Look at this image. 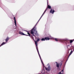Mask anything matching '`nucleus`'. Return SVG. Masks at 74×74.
I'll list each match as a JSON object with an SVG mask.
<instances>
[{"instance_id":"nucleus-13","label":"nucleus","mask_w":74,"mask_h":74,"mask_svg":"<svg viewBox=\"0 0 74 74\" xmlns=\"http://www.w3.org/2000/svg\"><path fill=\"white\" fill-rule=\"evenodd\" d=\"M5 44H7L6 42H3L1 44L3 46L4 45H5Z\"/></svg>"},{"instance_id":"nucleus-23","label":"nucleus","mask_w":74,"mask_h":74,"mask_svg":"<svg viewBox=\"0 0 74 74\" xmlns=\"http://www.w3.org/2000/svg\"><path fill=\"white\" fill-rule=\"evenodd\" d=\"M46 12L45 11L43 13H44V14H45V13Z\"/></svg>"},{"instance_id":"nucleus-16","label":"nucleus","mask_w":74,"mask_h":74,"mask_svg":"<svg viewBox=\"0 0 74 74\" xmlns=\"http://www.w3.org/2000/svg\"><path fill=\"white\" fill-rule=\"evenodd\" d=\"M27 34H28L29 35L28 36H29V37H30V33H29V32H27Z\"/></svg>"},{"instance_id":"nucleus-17","label":"nucleus","mask_w":74,"mask_h":74,"mask_svg":"<svg viewBox=\"0 0 74 74\" xmlns=\"http://www.w3.org/2000/svg\"><path fill=\"white\" fill-rule=\"evenodd\" d=\"M40 41V39H37V41Z\"/></svg>"},{"instance_id":"nucleus-9","label":"nucleus","mask_w":74,"mask_h":74,"mask_svg":"<svg viewBox=\"0 0 74 74\" xmlns=\"http://www.w3.org/2000/svg\"><path fill=\"white\" fill-rule=\"evenodd\" d=\"M14 23L15 24V26L16 27V19H15V17H14Z\"/></svg>"},{"instance_id":"nucleus-31","label":"nucleus","mask_w":74,"mask_h":74,"mask_svg":"<svg viewBox=\"0 0 74 74\" xmlns=\"http://www.w3.org/2000/svg\"><path fill=\"white\" fill-rule=\"evenodd\" d=\"M41 73H42V72Z\"/></svg>"},{"instance_id":"nucleus-18","label":"nucleus","mask_w":74,"mask_h":74,"mask_svg":"<svg viewBox=\"0 0 74 74\" xmlns=\"http://www.w3.org/2000/svg\"><path fill=\"white\" fill-rule=\"evenodd\" d=\"M44 13H43V14H42V15L41 16V18L42 17V16H43V15H44Z\"/></svg>"},{"instance_id":"nucleus-28","label":"nucleus","mask_w":74,"mask_h":74,"mask_svg":"<svg viewBox=\"0 0 74 74\" xmlns=\"http://www.w3.org/2000/svg\"><path fill=\"white\" fill-rule=\"evenodd\" d=\"M45 11H46V12L47 11L46 9V10Z\"/></svg>"},{"instance_id":"nucleus-20","label":"nucleus","mask_w":74,"mask_h":74,"mask_svg":"<svg viewBox=\"0 0 74 74\" xmlns=\"http://www.w3.org/2000/svg\"><path fill=\"white\" fill-rule=\"evenodd\" d=\"M41 18H40L39 19V20L38 21H40V19H41Z\"/></svg>"},{"instance_id":"nucleus-19","label":"nucleus","mask_w":74,"mask_h":74,"mask_svg":"<svg viewBox=\"0 0 74 74\" xmlns=\"http://www.w3.org/2000/svg\"><path fill=\"white\" fill-rule=\"evenodd\" d=\"M1 46H3L2 45H1V44L0 45V47H1Z\"/></svg>"},{"instance_id":"nucleus-25","label":"nucleus","mask_w":74,"mask_h":74,"mask_svg":"<svg viewBox=\"0 0 74 74\" xmlns=\"http://www.w3.org/2000/svg\"><path fill=\"white\" fill-rule=\"evenodd\" d=\"M24 30V31H25V32H27V31H26V30Z\"/></svg>"},{"instance_id":"nucleus-8","label":"nucleus","mask_w":74,"mask_h":74,"mask_svg":"<svg viewBox=\"0 0 74 74\" xmlns=\"http://www.w3.org/2000/svg\"><path fill=\"white\" fill-rule=\"evenodd\" d=\"M9 39H10V37L8 36L5 40V41H6L5 42H6V43H7Z\"/></svg>"},{"instance_id":"nucleus-11","label":"nucleus","mask_w":74,"mask_h":74,"mask_svg":"<svg viewBox=\"0 0 74 74\" xmlns=\"http://www.w3.org/2000/svg\"><path fill=\"white\" fill-rule=\"evenodd\" d=\"M45 40H47V38H42L41 40V41H45Z\"/></svg>"},{"instance_id":"nucleus-24","label":"nucleus","mask_w":74,"mask_h":74,"mask_svg":"<svg viewBox=\"0 0 74 74\" xmlns=\"http://www.w3.org/2000/svg\"><path fill=\"white\" fill-rule=\"evenodd\" d=\"M39 22V21H38V22L36 24H37V23H38V22Z\"/></svg>"},{"instance_id":"nucleus-15","label":"nucleus","mask_w":74,"mask_h":74,"mask_svg":"<svg viewBox=\"0 0 74 74\" xmlns=\"http://www.w3.org/2000/svg\"><path fill=\"white\" fill-rule=\"evenodd\" d=\"M73 42V40H70V43H72Z\"/></svg>"},{"instance_id":"nucleus-27","label":"nucleus","mask_w":74,"mask_h":74,"mask_svg":"<svg viewBox=\"0 0 74 74\" xmlns=\"http://www.w3.org/2000/svg\"><path fill=\"white\" fill-rule=\"evenodd\" d=\"M62 72H63V70H62Z\"/></svg>"},{"instance_id":"nucleus-1","label":"nucleus","mask_w":74,"mask_h":74,"mask_svg":"<svg viewBox=\"0 0 74 74\" xmlns=\"http://www.w3.org/2000/svg\"><path fill=\"white\" fill-rule=\"evenodd\" d=\"M33 30V29H32L31 31V34L32 35V36H34L35 38H36V37L34 34L36 36H39V34L37 33V31L36 30H35V29L34 30Z\"/></svg>"},{"instance_id":"nucleus-3","label":"nucleus","mask_w":74,"mask_h":74,"mask_svg":"<svg viewBox=\"0 0 74 74\" xmlns=\"http://www.w3.org/2000/svg\"><path fill=\"white\" fill-rule=\"evenodd\" d=\"M47 66H48V68L45 67V69L47 71H50L51 70V66H50V65H49V64H47Z\"/></svg>"},{"instance_id":"nucleus-7","label":"nucleus","mask_w":74,"mask_h":74,"mask_svg":"<svg viewBox=\"0 0 74 74\" xmlns=\"http://www.w3.org/2000/svg\"><path fill=\"white\" fill-rule=\"evenodd\" d=\"M19 34H20L21 35H24L25 36H29L28 35H26V34H25L24 33L21 32H19Z\"/></svg>"},{"instance_id":"nucleus-14","label":"nucleus","mask_w":74,"mask_h":74,"mask_svg":"<svg viewBox=\"0 0 74 74\" xmlns=\"http://www.w3.org/2000/svg\"><path fill=\"white\" fill-rule=\"evenodd\" d=\"M48 8H49V9H51V6L49 5L48 6Z\"/></svg>"},{"instance_id":"nucleus-5","label":"nucleus","mask_w":74,"mask_h":74,"mask_svg":"<svg viewBox=\"0 0 74 74\" xmlns=\"http://www.w3.org/2000/svg\"><path fill=\"white\" fill-rule=\"evenodd\" d=\"M51 10L50 11V13H51V14H54V12H55V10L52 9H51Z\"/></svg>"},{"instance_id":"nucleus-6","label":"nucleus","mask_w":74,"mask_h":74,"mask_svg":"<svg viewBox=\"0 0 74 74\" xmlns=\"http://www.w3.org/2000/svg\"><path fill=\"white\" fill-rule=\"evenodd\" d=\"M45 38H47V40H50V39H52V38H52V37H51V36L48 37H45Z\"/></svg>"},{"instance_id":"nucleus-21","label":"nucleus","mask_w":74,"mask_h":74,"mask_svg":"<svg viewBox=\"0 0 74 74\" xmlns=\"http://www.w3.org/2000/svg\"><path fill=\"white\" fill-rule=\"evenodd\" d=\"M41 18H40L39 19V20L38 21H40V19H41Z\"/></svg>"},{"instance_id":"nucleus-22","label":"nucleus","mask_w":74,"mask_h":74,"mask_svg":"<svg viewBox=\"0 0 74 74\" xmlns=\"http://www.w3.org/2000/svg\"><path fill=\"white\" fill-rule=\"evenodd\" d=\"M48 8H46V10H48Z\"/></svg>"},{"instance_id":"nucleus-4","label":"nucleus","mask_w":74,"mask_h":74,"mask_svg":"<svg viewBox=\"0 0 74 74\" xmlns=\"http://www.w3.org/2000/svg\"><path fill=\"white\" fill-rule=\"evenodd\" d=\"M55 40L56 41H59L60 42H63V41H64V39H59V38H55Z\"/></svg>"},{"instance_id":"nucleus-10","label":"nucleus","mask_w":74,"mask_h":74,"mask_svg":"<svg viewBox=\"0 0 74 74\" xmlns=\"http://www.w3.org/2000/svg\"><path fill=\"white\" fill-rule=\"evenodd\" d=\"M37 24H36V25H35L34 27L33 28V29H33V30H36V29H37V28H36V25H37Z\"/></svg>"},{"instance_id":"nucleus-26","label":"nucleus","mask_w":74,"mask_h":74,"mask_svg":"<svg viewBox=\"0 0 74 74\" xmlns=\"http://www.w3.org/2000/svg\"><path fill=\"white\" fill-rule=\"evenodd\" d=\"M62 63H61V64L60 65V66H62Z\"/></svg>"},{"instance_id":"nucleus-2","label":"nucleus","mask_w":74,"mask_h":74,"mask_svg":"<svg viewBox=\"0 0 74 74\" xmlns=\"http://www.w3.org/2000/svg\"><path fill=\"white\" fill-rule=\"evenodd\" d=\"M35 44L36 45V50H37V51L38 52V53L39 55V56L40 58V59L41 62L42 63V64L44 66V63H43V62H42V59H41V56H40V53H39V51H38V47L37 46V41H35Z\"/></svg>"},{"instance_id":"nucleus-30","label":"nucleus","mask_w":74,"mask_h":74,"mask_svg":"<svg viewBox=\"0 0 74 74\" xmlns=\"http://www.w3.org/2000/svg\"><path fill=\"white\" fill-rule=\"evenodd\" d=\"M41 74V73H38V74Z\"/></svg>"},{"instance_id":"nucleus-29","label":"nucleus","mask_w":74,"mask_h":74,"mask_svg":"<svg viewBox=\"0 0 74 74\" xmlns=\"http://www.w3.org/2000/svg\"><path fill=\"white\" fill-rule=\"evenodd\" d=\"M45 11H46V12L47 11L46 9V10Z\"/></svg>"},{"instance_id":"nucleus-12","label":"nucleus","mask_w":74,"mask_h":74,"mask_svg":"<svg viewBox=\"0 0 74 74\" xmlns=\"http://www.w3.org/2000/svg\"><path fill=\"white\" fill-rule=\"evenodd\" d=\"M56 66L57 67L59 68V63H57V62H56Z\"/></svg>"}]
</instances>
